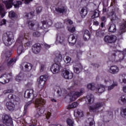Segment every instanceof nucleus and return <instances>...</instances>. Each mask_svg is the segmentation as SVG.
<instances>
[{"mask_svg":"<svg viewBox=\"0 0 126 126\" xmlns=\"http://www.w3.org/2000/svg\"><path fill=\"white\" fill-rule=\"evenodd\" d=\"M110 15L112 16L111 19V23L108 26V31L111 33H115L117 31L116 24L119 23V18L115 14V12L112 11L110 13Z\"/></svg>","mask_w":126,"mask_h":126,"instance_id":"f257e3e1","label":"nucleus"},{"mask_svg":"<svg viewBox=\"0 0 126 126\" xmlns=\"http://www.w3.org/2000/svg\"><path fill=\"white\" fill-rule=\"evenodd\" d=\"M13 37V34L11 32H8L4 33L3 35L2 40L5 45L7 46H10L13 43V39H12Z\"/></svg>","mask_w":126,"mask_h":126,"instance_id":"f03ea898","label":"nucleus"},{"mask_svg":"<svg viewBox=\"0 0 126 126\" xmlns=\"http://www.w3.org/2000/svg\"><path fill=\"white\" fill-rule=\"evenodd\" d=\"M23 39H24V35H20L15 43V45L18 46L17 52L19 56H20L24 51V47H23V45L22 44V40Z\"/></svg>","mask_w":126,"mask_h":126,"instance_id":"7ed1b4c3","label":"nucleus"},{"mask_svg":"<svg viewBox=\"0 0 126 126\" xmlns=\"http://www.w3.org/2000/svg\"><path fill=\"white\" fill-rule=\"evenodd\" d=\"M14 0H8L5 1V4L7 8H11L12 5H14L15 8H19V6L22 5V2L21 1H17L14 2Z\"/></svg>","mask_w":126,"mask_h":126,"instance_id":"20e7f679","label":"nucleus"},{"mask_svg":"<svg viewBox=\"0 0 126 126\" xmlns=\"http://www.w3.org/2000/svg\"><path fill=\"white\" fill-rule=\"evenodd\" d=\"M12 78V73H5L0 77V82L2 84H5L9 82V80Z\"/></svg>","mask_w":126,"mask_h":126,"instance_id":"39448f33","label":"nucleus"},{"mask_svg":"<svg viewBox=\"0 0 126 126\" xmlns=\"http://www.w3.org/2000/svg\"><path fill=\"white\" fill-rule=\"evenodd\" d=\"M62 75L65 79H71L73 77V73L70 70L64 68L62 72Z\"/></svg>","mask_w":126,"mask_h":126,"instance_id":"423d86ee","label":"nucleus"},{"mask_svg":"<svg viewBox=\"0 0 126 126\" xmlns=\"http://www.w3.org/2000/svg\"><path fill=\"white\" fill-rule=\"evenodd\" d=\"M35 104L36 108L39 109V111H41L40 108L43 107H45V105L46 104V100L43 98H36L35 100Z\"/></svg>","mask_w":126,"mask_h":126,"instance_id":"0eeeda50","label":"nucleus"},{"mask_svg":"<svg viewBox=\"0 0 126 126\" xmlns=\"http://www.w3.org/2000/svg\"><path fill=\"white\" fill-rule=\"evenodd\" d=\"M62 67V64L60 63L55 62L51 68V71H52L53 74H55V73H58L61 70V68Z\"/></svg>","mask_w":126,"mask_h":126,"instance_id":"6e6552de","label":"nucleus"},{"mask_svg":"<svg viewBox=\"0 0 126 126\" xmlns=\"http://www.w3.org/2000/svg\"><path fill=\"white\" fill-rule=\"evenodd\" d=\"M24 67H25L24 69ZM32 67H33V65L32 64L30 63H21L20 68L23 69V70L25 69L26 72H30L32 69Z\"/></svg>","mask_w":126,"mask_h":126,"instance_id":"1a4fd4ad","label":"nucleus"},{"mask_svg":"<svg viewBox=\"0 0 126 126\" xmlns=\"http://www.w3.org/2000/svg\"><path fill=\"white\" fill-rule=\"evenodd\" d=\"M105 105V103L103 102H98L94 103L93 106H90L89 109L91 112H96V110H98L102 106Z\"/></svg>","mask_w":126,"mask_h":126,"instance_id":"9d476101","label":"nucleus"},{"mask_svg":"<svg viewBox=\"0 0 126 126\" xmlns=\"http://www.w3.org/2000/svg\"><path fill=\"white\" fill-rule=\"evenodd\" d=\"M104 40L105 43L112 44L113 43H115L116 41H117V36L114 35H106L104 37Z\"/></svg>","mask_w":126,"mask_h":126,"instance_id":"9b49d317","label":"nucleus"},{"mask_svg":"<svg viewBox=\"0 0 126 126\" xmlns=\"http://www.w3.org/2000/svg\"><path fill=\"white\" fill-rule=\"evenodd\" d=\"M3 123L7 126H13L12 119L8 115H5L3 119Z\"/></svg>","mask_w":126,"mask_h":126,"instance_id":"f8f14e48","label":"nucleus"},{"mask_svg":"<svg viewBox=\"0 0 126 126\" xmlns=\"http://www.w3.org/2000/svg\"><path fill=\"white\" fill-rule=\"evenodd\" d=\"M42 47H41V44L40 43H35L32 47V51L34 54H39L41 52V49Z\"/></svg>","mask_w":126,"mask_h":126,"instance_id":"ddd939ff","label":"nucleus"},{"mask_svg":"<svg viewBox=\"0 0 126 126\" xmlns=\"http://www.w3.org/2000/svg\"><path fill=\"white\" fill-rule=\"evenodd\" d=\"M76 39H77V36H75L74 34H71L68 38V41L70 45V46H74L75 43H76Z\"/></svg>","mask_w":126,"mask_h":126,"instance_id":"4468645a","label":"nucleus"},{"mask_svg":"<svg viewBox=\"0 0 126 126\" xmlns=\"http://www.w3.org/2000/svg\"><path fill=\"white\" fill-rule=\"evenodd\" d=\"M47 76L43 75L40 77V80L38 82V86L39 87H43L44 86V84L46 82L47 80Z\"/></svg>","mask_w":126,"mask_h":126,"instance_id":"2eb2a0df","label":"nucleus"},{"mask_svg":"<svg viewBox=\"0 0 126 126\" xmlns=\"http://www.w3.org/2000/svg\"><path fill=\"white\" fill-rule=\"evenodd\" d=\"M84 92V90H81L80 92H76L74 93L72 98H70V101H75L77 97H80L81 94Z\"/></svg>","mask_w":126,"mask_h":126,"instance_id":"dca6fc26","label":"nucleus"},{"mask_svg":"<svg viewBox=\"0 0 126 126\" xmlns=\"http://www.w3.org/2000/svg\"><path fill=\"white\" fill-rule=\"evenodd\" d=\"M112 115L113 112L111 111H105L103 113V119L104 120H108L109 119H111V118H112Z\"/></svg>","mask_w":126,"mask_h":126,"instance_id":"f3484780","label":"nucleus"},{"mask_svg":"<svg viewBox=\"0 0 126 126\" xmlns=\"http://www.w3.org/2000/svg\"><path fill=\"white\" fill-rule=\"evenodd\" d=\"M56 42L60 44H63L64 42V36L63 34H57Z\"/></svg>","mask_w":126,"mask_h":126,"instance_id":"a211bd4d","label":"nucleus"},{"mask_svg":"<svg viewBox=\"0 0 126 126\" xmlns=\"http://www.w3.org/2000/svg\"><path fill=\"white\" fill-rule=\"evenodd\" d=\"M86 101L88 104H92L94 102V95L92 94H88L86 96Z\"/></svg>","mask_w":126,"mask_h":126,"instance_id":"6ab92c4d","label":"nucleus"},{"mask_svg":"<svg viewBox=\"0 0 126 126\" xmlns=\"http://www.w3.org/2000/svg\"><path fill=\"white\" fill-rule=\"evenodd\" d=\"M90 37H91V35L89 31L87 30L84 31L83 38L84 41H88L90 39Z\"/></svg>","mask_w":126,"mask_h":126,"instance_id":"aec40b11","label":"nucleus"},{"mask_svg":"<svg viewBox=\"0 0 126 126\" xmlns=\"http://www.w3.org/2000/svg\"><path fill=\"white\" fill-rule=\"evenodd\" d=\"M110 73H112V74H117L119 72V67L116 65L110 66Z\"/></svg>","mask_w":126,"mask_h":126,"instance_id":"412c9836","label":"nucleus"},{"mask_svg":"<svg viewBox=\"0 0 126 126\" xmlns=\"http://www.w3.org/2000/svg\"><path fill=\"white\" fill-rule=\"evenodd\" d=\"M34 91L33 90H27L25 92L24 97L25 98H30V96L32 95L34 96Z\"/></svg>","mask_w":126,"mask_h":126,"instance_id":"4be33fe9","label":"nucleus"},{"mask_svg":"<svg viewBox=\"0 0 126 126\" xmlns=\"http://www.w3.org/2000/svg\"><path fill=\"white\" fill-rule=\"evenodd\" d=\"M6 106L9 111H13V110H14V107H15L14 103L11 101L7 102L6 103Z\"/></svg>","mask_w":126,"mask_h":126,"instance_id":"5701e85b","label":"nucleus"},{"mask_svg":"<svg viewBox=\"0 0 126 126\" xmlns=\"http://www.w3.org/2000/svg\"><path fill=\"white\" fill-rule=\"evenodd\" d=\"M76 118H82L83 117V111L80 109H77L74 113Z\"/></svg>","mask_w":126,"mask_h":126,"instance_id":"b1692460","label":"nucleus"},{"mask_svg":"<svg viewBox=\"0 0 126 126\" xmlns=\"http://www.w3.org/2000/svg\"><path fill=\"white\" fill-rule=\"evenodd\" d=\"M55 10L56 11H57L58 13L63 14L66 12V9H65L64 7H59L56 8Z\"/></svg>","mask_w":126,"mask_h":126,"instance_id":"393cba45","label":"nucleus"},{"mask_svg":"<svg viewBox=\"0 0 126 126\" xmlns=\"http://www.w3.org/2000/svg\"><path fill=\"white\" fill-rule=\"evenodd\" d=\"M47 24V21H43L42 22L39 23L38 24L37 28L38 29H42V28H44V29H47L46 27V25Z\"/></svg>","mask_w":126,"mask_h":126,"instance_id":"a878e982","label":"nucleus"},{"mask_svg":"<svg viewBox=\"0 0 126 126\" xmlns=\"http://www.w3.org/2000/svg\"><path fill=\"white\" fill-rule=\"evenodd\" d=\"M16 61H17V59H16V57L11 59L10 61H9L7 63L8 66H11L12 65H13V64H14V63H16Z\"/></svg>","mask_w":126,"mask_h":126,"instance_id":"bb28decb","label":"nucleus"},{"mask_svg":"<svg viewBox=\"0 0 126 126\" xmlns=\"http://www.w3.org/2000/svg\"><path fill=\"white\" fill-rule=\"evenodd\" d=\"M87 123H89V125H86V126H95V122L93 118H90L87 120Z\"/></svg>","mask_w":126,"mask_h":126,"instance_id":"cd10ccee","label":"nucleus"},{"mask_svg":"<svg viewBox=\"0 0 126 126\" xmlns=\"http://www.w3.org/2000/svg\"><path fill=\"white\" fill-rule=\"evenodd\" d=\"M105 91V86L103 85H100L97 88V92L98 93H103Z\"/></svg>","mask_w":126,"mask_h":126,"instance_id":"c85d7f7f","label":"nucleus"},{"mask_svg":"<svg viewBox=\"0 0 126 126\" xmlns=\"http://www.w3.org/2000/svg\"><path fill=\"white\" fill-rule=\"evenodd\" d=\"M81 16L82 18H84L87 15V10L83 8L80 12Z\"/></svg>","mask_w":126,"mask_h":126,"instance_id":"c756f323","label":"nucleus"},{"mask_svg":"<svg viewBox=\"0 0 126 126\" xmlns=\"http://www.w3.org/2000/svg\"><path fill=\"white\" fill-rule=\"evenodd\" d=\"M116 86H118V83L117 82H113L111 86L108 87V91L112 90Z\"/></svg>","mask_w":126,"mask_h":126,"instance_id":"7c9ffc66","label":"nucleus"},{"mask_svg":"<svg viewBox=\"0 0 126 126\" xmlns=\"http://www.w3.org/2000/svg\"><path fill=\"white\" fill-rule=\"evenodd\" d=\"M0 15L1 17H4L5 14H4V10H3V5L0 4Z\"/></svg>","mask_w":126,"mask_h":126,"instance_id":"2f4dec72","label":"nucleus"},{"mask_svg":"<svg viewBox=\"0 0 126 126\" xmlns=\"http://www.w3.org/2000/svg\"><path fill=\"white\" fill-rule=\"evenodd\" d=\"M31 104H32V100H31L26 103V104L25 106V107H24V114H26V113L27 112V110L28 109V106H30V105H31Z\"/></svg>","mask_w":126,"mask_h":126,"instance_id":"473e14b6","label":"nucleus"},{"mask_svg":"<svg viewBox=\"0 0 126 126\" xmlns=\"http://www.w3.org/2000/svg\"><path fill=\"white\" fill-rule=\"evenodd\" d=\"M9 17H10L11 19L16 18V14H15L13 11H11L9 12Z\"/></svg>","mask_w":126,"mask_h":126,"instance_id":"72a5a7b5","label":"nucleus"},{"mask_svg":"<svg viewBox=\"0 0 126 126\" xmlns=\"http://www.w3.org/2000/svg\"><path fill=\"white\" fill-rule=\"evenodd\" d=\"M87 87L88 89H90V90H92L93 91H94V90L96 89V87H95V85L94 83L89 84L87 86Z\"/></svg>","mask_w":126,"mask_h":126,"instance_id":"f704fd0d","label":"nucleus"},{"mask_svg":"<svg viewBox=\"0 0 126 126\" xmlns=\"http://www.w3.org/2000/svg\"><path fill=\"white\" fill-rule=\"evenodd\" d=\"M80 68L77 67H74V71L75 73H76L77 74H79V73H80V69H82L83 67L81 65H80Z\"/></svg>","mask_w":126,"mask_h":126,"instance_id":"c9c22d12","label":"nucleus"},{"mask_svg":"<svg viewBox=\"0 0 126 126\" xmlns=\"http://www.w3.org/2000/svg\"><path fill=\"white\" fill-rule=\"evenodd\" d=\"M62 59L63 57H62V55L59 54L56 56L55 63H61V62H62Z\"/></svg>","mask_w":126,"mask_h":126,"instance_id":"e433bc0d","label":"nucleus"},{"mask_svg":"<svg viewBox=\"0 0 126 126\" xmlns=\"http://www.w3.org/2000/svg\"><path fill=\"white\" fill-rule=\"evenodd\" d=\"M97 17H99V11L97 10H95L94 12V14L92 16V18L94 19V18H97Z\"/></svg>","mask_w":126,"mask_h":126,"instance_id":"4c0bfd02","label":"nucleus"},{"mask_svg":"<svg viewBox=\"0 0 126 126\" xmlns=\"http://www.w3.org/2000/svg\"><path fill=\"white\" fill-rule=\"evenodd\" d=\"M78 106V103L77 102H74L72 104H71L68 107V109H71L72 108H76L77 106Z\"/></svg>","mask_w":126,"mask_h":126,"instance_id":"58836bf2","label":"nucleus"},{"mask_svg":"<svg viewBox=\"0 0 126 126\" xmlns=\"http://www.w3.org/2000/svg\"><path fill=\"white\" fill-rule=\"evenodd\" d=\"M55 27H56L58 29H60L61 28H63V24L61 22H57L55 24Z\"/></svg>","mask_w":126,"mask_h":126,"instance_id":"ea45409f","label":"nucleus"},{"mask_svg":"<svg viewBox=\"0 0 126 126\" xmlns=\"http://www.w3.org/2000/svg\"><path fill=\"white\" fill-rule=\"evenodd\" d=\"M121 28L124 30V32H126V21H124L121 25Z\"/></svg>","mask_w":126,"mask_h":126,"instance_id":"a19ab883","label":"nucleus"},{"mask_svg":"<svg viewBox=\"0 0 126 126\" xmlns=\"http://www.w3.org/2000/svg\"><path fill=\"white\" fill-rule=\"evenodd\" d=\"M28 24L30 29L32 30H33V27H34V25H35V23L33 21H29L28 22Z\"/></svg>","mask_w":126,"mask_h":126,"instance_id":"79ce46f5","label":"nucleus"},{"mask_svg":"<svg viewBox=\"0 0 126 126\" xmlns=\"http://www.w3.org/2000/svg\"><path fill=\"white\" fill-rule=\"evenodd\" d=\"M8 99H11L12 100H13L14 101H16L17 98L16 96L14 94H9L8 95Z\"/></svg>","mask_w":126,"mask_h":126,"instance_id":"37998d69","label":"nucleus"},{"mask_svg":"<svg viewBox=\"0 0 126 126\" xmlns=\"http://www.w3.org/2000/svg\"><path fill=\"white\" fill-rule=\"evenodd\" d=\"M96 36H98V37H103L105 35V33L103 32V31H96Z\"/></svg>","mask_w":126,"mask_h":126,"instance_id":"c03bdc74","label":"nucleus"},{"mask_svg":"<svg viewBox=\"0 0 126 126\" xmlns=\"http://www.w3.org/2000/svg\"><path fill=\"white\" fill-rule=\"evenodd\" d=\"M66 123H67V125H68V126H73V121H72L71 119H68L66 120Z\"/></svg>","mask_w":126,"mask_h":126,"instance_id":"a18cd8bd","label":"nucleus"},{"mask_svg":"<svg viewBox=\"0 0 126 126\" xmlns=\"http://www.w3.org/2000/svg\"><path fill=\"white\" fill-rule=\"evenodd\" d=\"M121 114L123 118H125L126 119V108L123 109Z\"/></svg>","mask_w":126,"mask_h":126,"instance_id":"49530a36","label":"nucleus"},{"mask_svg":"<svg viewBox=\"0 0 126 126\" xmlns=\"http://www.w3.org/2000/svg\"><path fill=\"white\" fill-rule=\"evenodd\" d=\"M3 93L5 95L6 94H8V93H13V90L8 89L7 90L4 91Z\"/></svg>","mask_w":126,"mask_h":126,"instance_id":"de8ad7c7","label":"nucleus"},{"mask_svg":"<svg viewBox=\"0 0 126 126\" xmlns=\"http://www.w3.org/2000/svg\"><path fill=\"white\" fill-rule=\"evenodd\" d=\"M71 61V58H70V57L68 56H66L65 58V60H64V62L66 63H69Z\"/></svg>","mask_w":126,"mask_h":126,"instance_id":"09e8293b","label":"nucleus"},{"mask_svg":"<svg viewBox=\"0 0 126 126\" xmlns=\"http://www.w3.org/2000/svg\"><path fill=\"white\" fill-rule=\"evenodd\" d=\"M121 100L122 102L125 104V103L126 102V94L122 95L121 96Z\"/></svg>","mask_w":126,"mask_h":126,"instance_id":"8fccbe9b","label":"nucleus"},{"mask_svg":"<svg viewBox=\"0 0 126 126\" xmlns=\"http://www.w3.org/2000/svg\"><path fill=\"white\" fill-rule=\"evenodd\" d=\"M25 16H26V17H28L29 19H30L32 18L33 15L32 14V13H30V14H28V13H25Z\"/></svg>","mask_w":126,"mask_h":126,"instance_id":"3c124183","label":"nucleus"},{"mask_svg":"<svg viewBox=\"0 0 126 126\" xmlns=\"http://www.w3.org/2000/svg\"><path fill=\"white\" fill-rule=\"evenodd\" d=\"M33 36H34V37H40L41 33L38 32H35L33 33Z\"/></svg>","mask_w":126,"mask_h":126,"instance_id":"603ef678","label":"nucleus"},{"mask_svg":"<svg viewBox=\"0 0 126 126\" xmlns=\"http://www.w3.org/2000/svg\"><path fill=\"white\" fill-rule=\"evenodd\" d=\"M42 7L41 6L37 7L36 8V11L37 14L40 13V12H41L42 11Z\"/></svg>","mask_w":126,"mask_h":126,"instance_id":"864d4df0","label":"nucleus"},{"mask_svg":"<svg viewBox=\"0 0 126 126\" xmlns=\"http://www.w3.org/2000/svg\"><path fill=\"white\" fill-rule=\"evenodd\" d=\"M18 75L23 79H24V78L25 77L24 73H23L22 72H20Z\"/></svg>","mask_w":126,"mask_h":126,"instance_id":"5fc2aeb1","label":"nucleus"},{"mask_svg":"<svg viewBox=\"0 0 126 126\" xmlns=\"http://www.w3.org/2000/svg\"><path fill=\"white\" fill-rule=\"evenodd\" d=\"M15 79L16 81H18V82L21 81V80H23V79L19 77L18 75L16 77Z\"/></svg>","mask_w":126,"mask_h":126,"instance_id":"6e6d98bb","label":"nucleus"},{"mask_svg":"<svg viewBox=\"0 0 126 126\" xmlns=\"http://www.w3.org/2000/svg\"><path fill=\"white\" fill-rule=\"evenodd\" d=\"M15 79L16 81H18V82L21 81V80H23V79L19 77L18 75L16 77Z\"/></svg>","mask_w":126,"mask_h":126,"instance_id":"4d7b16f0","label":"nucleus"},{"mask_svg":"<svg viewBox=\"0 0 126 126\" xmlns=\"http://www.w3.org/2000/svg\"><path fill=\"white\" fill-rule=\"evenodd\" d=\"M22 1L25 0V4H29L31 1H33L32 0H22Z\"/></svg>","mask_w":126,"mask_h":126,"instance_id":"13d9d810","label":"nucleus"},{"mask_svg":"<svg viewBox=\"0 0 126 126\" xmlns=\"http://www.w3.org/2000/svg\"><path fill=\"white\" fill-rule=\"evenodd\" d=\"M53 24V21L52 20H49L48 22H47V24L46 25V29L48 28V25L51 26Z\"/></svg>","mask_w":126,"mask_h":126,"instance_id":"bf43d9fd","label":"nucleus"},{"mask_svg":"<svg viewBox=\"0 0 126 126\" xmlns=\"http://www.w3.org/2000/svg\"><path fill=\"white\" fill-rule=\"evenodd\" d=\"M45 69V64H41L40 66V72H43Z\"/></svg>","mask_w":126,"mask_h":126,"instance_id":"052dcab7","label":"nucleus"},{"mask_svg":"<svg viewBox=\"0 0 126 126\" xmlns=\"http://www.w3.org/2000/svg\"><path fill=\"white\" fill-rule=\"evenodd\" d=\"M91 65H93V66H94V67H96L97 68H98L99 67V64H98L97 63H92Z\"/></svg>","mask_w":126,"mask_h":126,"instance_id":"680f3d73","label":"nucleus"},{"mask_svg":"<svg viewBox=\"0 0 126 126\" xmlns=\"http://www.w3.org/2000/svg\"><path fill=\"white\" fill-rule=\"evenodd\" d=\"M32 45V41H28L26 43V46L28 47H30V46Z\"/></svg>","mask_w":126,"mask_h":126,"instance_id":"e2e57ef3","label":"nucleus"},{"mask_svg":"<svg viewBox=\"0 0 126 126\" xmlns=\"http://www.w3.org/2000/svg\"><path fill=\"white\" fill-rule=\"evenodd\" d=\"M69 31L71 33H73V32L75 31V28L73 27V28H72L71 29H69Z\"/></svg>","mask_w":126,"mask_h":126,"instance_id":"0e129e2a","label":"nucleus"},{"mask_svg":"<svg viewBox=\"0 0 126 126\" xmlns=\"http://www.w3.org/2000/svg\"><path fill=\"white\" fill-rule=\"evenodd\" d=\"M94 25H95L96 26H98L99 25V22L97 21H95L94 22Z\"/></svg>","mask_w":126,"mask_h":126,"instance_id":"69168bd1","label":"nucleus"},{"mask_svg":"<svg viewBox=\"0 0 126 126\" xmlns=\"http://www.w3.org/2000/svg\"><path fill=\"white\" fill-rule=\"evenodd\" d=\"M50 117H51V113L48 112L46 115V119H49Z\"/></svg>","mask_w":126,"mask_h":126,"instance_id":"338daca9","label":"nucleus"},{"mask_svg":"<svg viewBox=\"0 0 126 126\" xmlns=\"http://www.w3.org/2000/svg\"><path fill=\"white\" fill-rule=\"evenodd\" d=\"M44 47L46 49H49V48H50L51 46L50 45H49V44H47V43H45V44H44Z\"/></svg>","mask_w":126,"mask_h":126,"instance_id":"774afa93","label":"nucleus"}]
</instances>
